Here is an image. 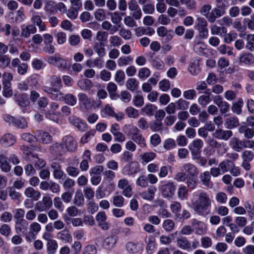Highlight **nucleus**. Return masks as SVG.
<instances>
[{
	"label": "nucleus",
	"instance_id": "c85d7f7f",
	"mask_svg": "<svg viewBox=\"0 0 254 254\" xmlns=\"http://www.w3.org/2000/svg\"><path fill=\"white\" fill-rule=\"evenodd\" d=\"M225 125L226 128L228 129H232L239 126V122L237 118L230 117L226 119Z\"/></svg>",
	"mask_w": 254,
	"mask_h": 254
},
{
	"label": "nucleus",
	"instance_id": "39448f33",
	"mask_svg": "<svg viewBox=\"0 0 254 254\" xmlns=\"http://www.w3.org/2000/svg\"><path fill=\"white\" fill-rule=\"evenodd\" d=\"M63 145L67 151H75L77 147V143L74 137L71 135H65L63 138Z\"/></svg>",
	"mask_w": 254,
	"mask_h": 254
},
{
	"label": "nucleus",
	"instance_id": "b1692460",
	"mask_svg": "<svg viewBox=\"0 0 254 254\" xmlns=\"http://www.w3.org/2000/svg\"><path fill=\"white\" fill-rule=\"evenodd\" d=\"M93 48L94 51L99 57H103L106 55L105 43L103 42L95 43Z\"/></svg>",
	"mask_w": 254,
	"mask_h": 254
},
{
	"label": "nucleus",
	"instance_id": "de8ad7c7",
	"mask_svg": "<svg viewBox=\"0 0 254 254\" xmlns=\"http://www.w3.org/2000/svg\"><path fill=\"white\" fill-rule=\"evenodd\" d=\"M254 157L253 152L250 150H245L242 153L243 161L250 162L253 160Z\"/></svg>",
	"mask_w": 254,
	"mask_h": 254
},
{
	"label": "nucleus",
	"instance_id": "a878e982",
	"mask_svg": "<svg viewBox=\"0 0 254 254\" xmlns=\"http://www.w3.org/2000/svg\"><path fill=\"white\" fill-rule=\"evenodd\" d=\"M49 82L51 86L56 89H61L63 86L61 77L58 75H51L50 77Z\"/></svg>",
	"mask_w": 254,
	"mask_h": 254
},
{
	"label": "nucleus",
	"instance_id": "4468645a",
	"mask_svg": "<svg viewBox=\"0 0 254 254\" xmlns=\"http://www.w3.org/2000/svg\"><path fill=\"white\" fill-rule=\"evenodd\" d=\"M230 145L232 148L238 152L242 150L243 147H247L245 141L239 140L237 137H233L230 141Z\"/></svg>",
	"mask_w": 254,
	"mask_h": 254
},
{
	"label": "nucleus",
	"instance_id": "dca6fc26",
	"mask_svg": "<svg viewBox=\"0 0 254 254\" xmlns=\"http://www.w3.org/2000/svg\"><path fill=\"white\" fill-rule=\"evenodd\" d=\"M37 31L36 27L33 24H29L22 27L21 31V36L25 38L30 37L31 34H34Z\"/></svg>",
	"mask_w": 254,
	"mask_h": 254
},
{
	"label": "nucleus",
	"instance_id": "7ed1b4c3",
	"mask_svg": "<svg viewBox=\"0 0 254 254\" xmlns=\"http://www.w3.org/2000/svg\"><path fill=\"white\" fill-rule=\"evenodd\" d=\"M53 205V201L51 197L44 196L41 200L38 201L35 206V209L39 212L46 211Z\"/></svg>",
	"mask_w": 254,
	"mask_h": 254
},
{
	"label": "nucleus",
	"instance_id": "9b49d317",
	"mask_svg": "<svg viewBox=\"0 0 254 254\" xmlns=\"http://www.w3.org/2000/svg\"><path fill=\"white\" fill-rule=\"evenodd\" d=\"M78 98L79 104L86 110H89L92 108L93 106L92 102L86 94L80 93L78 94Z\"/></svg>",
	"mask_w": 254,
	"mask_h": 254
},
{
	"label": "nucleus",
	"instance_id": "e433bc0d",
	"mask_svg": "<svg viewBox=\"0 0 254 254\" xmlns=\"http://www.w3.org/2000/svg\"><path fill=\"white\" fill-rule=\"evenodd\" d=\"M10 58L8 56L0 54V67L2 68H5L7 67L10 63Z\"/></svg>",
	"mask_w": 254,
	"mask_h": 254
},
{
	"label": "nucleus",
	"instance_id": "13d9d810",
	"mask_svg": "<svg viewBox=\"0 0 254 254\" xmlns=\"http://www.w3.org/2000/svg\"><path fill=\"white\" fill-rule=\"evenodd\" d=\"M58 248V244L56 241L52 240L47 243V251L49 254H54Z\"/></svg>",
	"mask_w": 254,
	"mask_h": 254
},
{
	"label": "nucleus",
	"instance_id": "a211bd4d",
	"mask_svg": "<svg viewBox=\"0 0 254 254\" xmlns=\"http://www.w3.org/2000/svg\"><path fill=\"white\" fill-rule=\"evenodd\" d=\"M36 135L38 137V139L44 144H48L52 141L51 135L47 132L42 130H37L36 132Z\"/></svg>",
	"mask_w": 254,
	"mask_h": 254
},
{
	"label": "nucleus",
	"instance_id": "20e7f679",
	"mask_svg": "<svg viewBox=\"0 0 254 254\" xmlns=\"http://www.w3.org/2000/svg\"><path fill=\"white\" fill-rule=\"evenodd\" d=\"M47 62L50 64L61 69H66L67 67V61L56 55L48 57Z\"/></svg>",
	"mask_w": 254,
	"mask_h": 254
},
{
	"label": "nucleus",
	"instance_id": "72a5a7b5",
	"mask_svg": "<svg viewBox=\"0 0 254 254\" xmlns=\"http://www.w3.org/2000/svg\"><path fill=\"white\" fill-rule=\"evenodd\" d=\"M150 63L152 67L159 70L163 69L165 67L164 62L157 57L151 59Z\"/></svg>",
	"mask_w": 254,
	"mask_h": 254
},
{
	"label": "nucleus",
	"instance_id": "f3484780",
	"mask_svg": "<svg viewBox=\"0 0 254 254\" xmlns=\"http://www.w3.org/2000/svg\"><path fill=\"white\" fill-rule=\"evenodd\" d=\"M157 189L154 186L149 187L147 190L142 192L140 195L144 199L152 201L154 198Z\"/></svg>",
	"mask_w": 254,
	"mask_h": 254
},
{
	"label": "nucleus",
	"instance_id": "0e129e2a",
	"mask_svg": "<svg viewBox=\"0 0 254 254\" xmlns=\"http://www.w3.org/2000/svg\"><path fill=\"white\" fill-rule=\"evenodd\" d=\"M217 23L221 27L229 26L232 23V20L230 17L226 16L218 20Z\"/></svg>",
	"mask_w": 254,
	"mask_h": 254
},
{
	"label": "nucleus",
	"instance_id": "a19ab883",
	"mask_svg": "<svg viewBox=\"0 0 254 254\" xmlns=\"http://www.w3.org/2000/svg\"><path fill=\"white\" fill-rule=\"evenodd\" d=\"M207 95H201L198 99V103L203 107L206 106L210 101V92H204Z\"/></svg>",
	"mask_w": 254,
	"mask_h": 254
},
{
	"label": "nucleus",
	"instance_id": "ddd939ff",
	"mask_svg": "<svg viewBox=\"0 0 254 254\" xmlns=\"http://www.w3.org/2000/svg\"><path fill=\"white\" fill-rule=\"evenodd\" d=\"M181 171L184 172L186 177L197 176L198 174L196 167L190 163L185 164L182 166Z\"/></svg>",
	"mask_w": 254,
	"mask_h": 254
},
{
	"label": "nucleus",
	"instance_id": "473e14b6",
	"mask_svg": "<svg viewBox=\"0 0 254 254\" xmlns=\"http://www.w3.org/2000/svg\"><path fill=\"white\" fill-rule=\"evenodd\" d=\"M57 238L62 241L68 243L71 240V236L67 230H64L57 234Z\"/></svg>",
	"mask_w": 254,
	"mask_h": 254
},
{
	"label": "nucleus",
	"instance_id": "c756f323",
	"mask_svg": "<svg viewBox=\"0 0 254 254\" xmlns=\"http://www.w3.org/2000/svg\"><path fill=\"white\" fill-rule=\"evenodd\" d=\"M239 61L241 63L250 65L254 62V58L250 53H245L241 55L239 58Z\"/></svg>",
	"mask_w": 254,
	"mask_h": 254
},
{
	"label": "nucleus",
	"instance_id": "0eeeda50",
	"mask_svg": "<svg viewBox=\"0 0 254 254\" xmlns=\"http://www.w3.org/2000/svg\"><path fill=\"white\" fill-rule=\"evenodd\" d=\"M139 170V165L137 162H130L126 165L122 170L125 175L131 176L136 174Z\"/></svg>",
	"mask_w": 254,
	"mask_h": 254
},
{
	"label": "nucleus",
	"instance_id": "5fc2aeb1",
	"mask_svg": "<svg viewBox=\"0 0 254 254\" xmlns=\"http://www.w3.org/2000/svg\"><path fill=\"white\" fill-rule=\"evenodd\" d=\"M87 209L89 213L93 214L97 211L98 206L94 201L90 200L87 203Z\"/></svg>",
	"mask_w": 254,
	"mask_h": 254
},
{
	"label": "nucleus",
	"instance_id": "49530a36",
	"mask_svg": "<svg viewBox=\"0 0 254 254\" xmlns=\"http://www.w3.org/2000/svg\"><path fill=\"white\" fill-rule=\"evenodd\" d=\"M58 89L59 88H56L55 91L52 96H50L49 97L53 100L60 101H64L65 96H64V94Z\"/></svg>",
	"mask_w": 254,
	"mask_h": 254
},
{
	"label": "nucleus",
	"instance_id": "412c9836",
	"mask_svg": "<svg viewBox=\"0 0 254 254\" xmlns=\"http://www.w3.org/2000/svg\"><path fill=\"white\" fill-rule=\"evenodd\" d=\"M25 195L29 198H32L33 200L37 201L40 197L41 195L40 192L39 190H34L32 187H28L25 190Z\"/></svg>",
	"mask_w": 254,
	"mask_h": 254
},
{
	"label": "nucleus",
	"instance_id": "1a4fd4ad",
	"mask_svg": "<svg viewBox=\"0 0 254 254\" xmlns=\"http://www.w3.org/2000/svg\"><path fill=\"white\" fill-rule=\"evenodd\" d=\"M233 135L232 131L229 130H223L217 129L213 133V136L219 139L228 140Z\"/></svg>",
	"mask_w": 254,
	"mask_h": 254
},
{
	"label": "nucleus",
	"instance_id": "bb28decb",
	"mask_svg": "<svg viewBox=\"0 0 254 254\" xmlns=\"http://www.w3.org/2000/svg\"><path fill=\"white\" fill-rule=\"evenodd\" d=\"M210 31L212 35L223 36V34H225L227 33V29L225 27L218 26L213 24L210 27Z\"/></svg>",
	"mask_w": 254,
	"mask_h": 254
},
{
	"label": "nucleus",
	"instance_id": "6ab92c4d",
	"mask_svg": "<svg viewBox=\"0 0 254 254\" xmlns=\"http://www.w3.org/2000/svg\"><path fill=\"white\" fill-rule=\"evenodd\" d=\"M16 141L15 137L10 133L4 134L0 140L2 145L5 147L10 146Z\"/></svg>",
	"mask_w": 254,
	"mask_h": 254
},
{
	"label": "nucleus",
	"instance_id": "79ce46f5",
	"mask_svg": "<svg viewBox=\"0 0 254 254\" xmlns=\"http://www.w3.org/2000/svg\"><path fill=\"white\" fill-rule=\"evenodd\" d=\"M156 157V154L152 152H146L140 155V157L143 162L146 163L153 160Z\"/></svg>",
	"mask_w": 254,
	"mask_h": 254
},
{
	"label": "nucleus",
	"instance_id": "6e6552de",
	"mask_svg": "<svg viewBox=\"0 0 254 254\" xmlns=\"http://www.w3.org/2000/svg\"><path fill=\"white\" fill-rule=\"evenodd\" d=\"M191 225L193 227V229L197 235H202L206 232V225L203 222L196 219H193L191 221Z\"/></svg>",
	"mask_w": 254,
	"mask_h": 254
},
{
	"label": "nucleus",
	"instance_id": "f03ea898",
	"mask_svg": "<svg viewBox=\"0 0 254 254\" xmlns=\"http://www.w3.org/2000/svg\"><path fill=\"white\" fill-rule=\"evenodd\" d=\"M199 242L194 240L192 243L186 238L181 237L177 239V245L181 249L187 252L192 251L199 246Z\"/></svg>",
	"mask_w": 254,
	"mask_h": 254
},
{
	"label": "nucleus",
	"instance_id": "f704fd0d",
	"mask_svg": "<svg viewBox=\"0 0 254 254\" xmlns=\"http://www.w3.org/2000/svg\"><path fill=\"white\" fill-rule=\"evenodd\" d=\"M32 20L39 27L40 31H44L46 30V25L42 21L39 15H34L32 18Z\"/></svg>",
	"mask_w": 254,
	"mask_h": 254
},
{
	"label": "nucleus",
	"instance_id": "2eb2a0df",
	"mask_svg": "<svg viewBox=\"0 0 254 254\" xmlns=\"http://www.w3.org/2000/svg\"><path fill=\"white\" fill-rule=\"evenodd\" d=\"M117 241V237L116 236H110L106 238L102 243L103 247L106 250L113 249Z\"/></svg>",
	"mask_w": 254,
	"mask_h": 254
},
{
	"label": "nucleus",
	"instance_id": "338daca9",
	"mask_svg": "<svg viewBox=\"0 0 254 254\" xmlns=\"http://www.w3.org/2000/svg\"><path fill=\"white\" fill-rule=\"evenodd\" d=\"M137 125L138 127L142 130H146L149 127L148 123L146 119L143 117L140 118L137 121Z\"/></svg>",
	"mask_w": 254,
	"mask_h": 254
},
{
	"label": "nucleus",
	"instance_id": "37998d69",
	"mask_svg": "<svg viewBox=\"0 0 254 254\" xmlns=\"http://www.w3.org/2000/svg\"><path fill=\"white\" fill-rule=\"evenodd\" d=\"M126 113L128 117L130 118L136 119L139 116L138 111L132 107H128L126 109Z\"/></svg>",
	"mask_w": 254,
	"mask_h": 254
},
{
	"label": "nucleus",
	"instance_id": "774afa93",
	"mask_svg": "<svg viewBox=\"0 0 254 254\" xmlns=\"http://www.w3.org/2000/svg\"><path fill=\"white\" fill-rule=\"evenodd\" d=\"M96 248L93 245H89L83 249L82 254H96Z\"/></svg>",
	"mask_w": 254,
	"mask_h": 254
},
{
	"label": "nucleus",
	"instance_id": "3c124183",
	"mask_svg": "<svg viewBox=\"0 0 254 254\" xmlns=\"http://www.w3.org/2000/svg\"><path fill=\"white\" fill-rule=\"evenodd\" d=\"M64 101L66 104L70 106L75 105L77 102L75 97L71 94H67L65 95Z\"/></svg>",
	"mask_w": 254,
	"mask_h": 254
},
{
	"label": "nucleus",
	"instance_id": "aec40b11",
	"mask_svg": "<svg viewBox=\"0 0 254 254\" xmlns=\"http://www.w3.org/2000/svg\"><path fill=\"white\" fill-rule=\"evenodd\" d=\"M50 151L57 156H61L65 152L63 145L58 143L53 144L50 148Z\"/></svg>",
	"mask_w": 254,
	"mask_h": 254
},
{
	"label": "nucleus",
	"instance_id": "09e8293b",
	"mask_svg": "<svg viewBox=\"0 0 254 254\" xmlns=\"http://www.w3.org/2000/svg\"><path fill=\"white\" fill-rule=\"evenodd\" d=\"M108 34L106 31H100L97 32L96 39L98 42H103L105 43L108 39Z\"/></svg>",
	"mask_w": 254,
	"mask_h": 254
},
{
	"label": "nucleus",
	"instance_id": "6e6d98bb",
	"mask_svg": "<svg viewBox=\"0 0 254 254\" xmlns=\"http://www.w3.org/2000/svg\"><path fill=\"white\" fill-rule=\"evenodd\" d=\"M132 61V58L130 57H123L118 60V64L119 66H125L129 64Z\"/></svg>",
	"mask_w": 254,
	"mask_h": 254
},
{
	"label": "nucleus",
	"instance_id": "680f3d73",
	"mask_svg": "<svg viewBox=\"0 0 254 254\" xmlns=\"http://www.w3.org/2000/svg\"><path fill=\"white\" fill-rule=\"evenodd\" d=\"M73 191V190L71 191L68 190L62 193L61 198L64 202L69 203L71 201Z\"/></svg>",
	"mask_w": 254,
	"mask_h": 254
},
{
	"label": "nucleus",
	"instance_id": "603ef678",
	"mask_svg": "<svg viewBox=\"0 0 254 254\" xmlns=\"http://www.w3.org/2000/svg\"><path fill=\"white\" fill-rule=\"evenodd\" d=\"M69 121L71 124L76 127L80 130L84 129L86 128V125L82 122H79L77 119H75L74 117H70Z\"/></svg>",
	"mask_w": 254,
	"mask_h": 254
},
{
	"label": "nucleus",
	"instance_id": "e2e57ef3",
	"mask_svg": "<svg viewBox=\"0 0 254 254\" xmlns=\"http://www.w3.org/2000/svg\"><path fill=\"white\" fill-rule=\"evenodd\" d=\"M79 9L74 8V7H70L67 12V16L70 19H75L78 15V11Z\"/></svg>",
	"mask_w": 254,
	"mask_h": 254
},
{
	"label": "nucleus",
	"instance_id": "052dcab7",
	"mask_svg": "<svg viewBox=\"0 0 254 254\" xmlns=\"http://www.w3.org/2000/svg\"><path fill=\"white\" fill-rule=\"evenodd\" d=\"M41 228V225L38 222H32L29 227V232L36 235L40 231Z\"/></svg>",
	"mask_w": 254,
	"mask_h": 254
},
{
	"label": "nucleus",
	"instance_id": "c03bdc74",
	"mask_svg": "<svg viewBox=\"0 0 254 254\" xmlns=\"http://www.w3.org/2000/svg\"><path fill=\"white\" fill-rule=\"evenodd\" d=\"M189 189L186 186H181L178 190V196L181 200H184L188 195Z\"/></svg>",
	"mask_w": 254,
	"mask_h": 254
},
{
	"label": "nucleus",
	"instance_id": "7c9ffc66",
	"mask_svg": "<svg viewBox=\"0 0 254 254\" xmlns=\"http://www.w3.org/2000/svg\"><path fill=\"white\" fill-rule=\"evenodd\" d=\"M127 88L130 91H134L138 88L139 82L134 78H129L126 82Z\"/></svg>",
	"mask_w": 254,
	"mask_h": 254
},
{
	"label": "nucleus",
	"instance_id": "4d7b16f0",
	"mask_svg": "<svg viewBox=\"0 0 254 254\" xmlns=\"http://www.w3.org/2000/svg\"><path fill=\"white\" fill-rule=\"evenodd\" d=\"M78 85L82 90H89L92 87V82L89 79H85L83 81H79Z\"/></svg>",
	"mask_w": 254,
	"mask_h": 254
},
{
	"label": "nucleus",
	"instance_id": "c9c22d12",
	"mask_svg": "<svg viewBox=\"0 0 254 254\" xmlns=\"http://www.w3.org/2000/svg\"><path fill=\"white\" fill-rule=\"evenodd\" d=\"M175 222L171 219H166L162 223V227L167 232L172 231L175 228Z\"/></svg>",
	"mask_w": 254,
	"mask_h": 254
},
{
	"label": "nucleus",
	"instance_id": "2f4dec72",
	"mask_svg": "<svg viewBox=\"0 0 254 254\" xmlns=\"http://www.w3.org/2000/svg\"><path fill=\"white\" fill-rule=\"evenodd\" d=\"M189 70L190 72L193 75H197L199 73L200 69L198 60H194L190 63Z\"/></svg>",
	"mask_w": 254,
	"mask_h": 254
},
{
	"label": "nucleus",
	"instance_id": "58836bf2",
	"mask_svg": "<svg viewBox=\"0 0 254 254\" xmlns=\"http://www.w3.org/2000/svg\"><path fill=\"white\" fill-rule=\"evenodd\" d=\"M196 177V176H190L189 177H186V179L185 180H186L187 188L193 190L196 188L197 185Z\"/></svg>",
	"mask_w": 254,
	"mask_h": 254
},
{
	"label": "nucleus",
	"instance_id": "bf43d9fd",
	"mask_svg": "<svg viewBox=\"0 0 254 254\" xmlns=\"http://www.w3.org/2000/svg\"><path fill=\"white\" fill-rule=\"evenodd\" d=\"M150 71L147 67L140 68L138 71V76L140 79L146 78L150 75Z\"/></svg>",
	"mask_w": 254,
	"mask_h": 254
},
{
	"label": "nucleus",
	"instance_id": "4be33fe9",
	"mask_svg": "<svg viewBox=\"0 0 254 254\" xmlns=\"http://www.w3.org/2000/svg\"><path fill=\"white\" fill-rule=\"evenodd\" d=\"M126 248L127 252L131 254H136L142 250L141 246L138 243L128 242L126 244Z\"/></svg>",
	"mask_w": 254,
	"mask_h": 254
},
{
	"label": "nucleus",
	"instance_id": "4c0bfd02",
	"mask_svg": "<svg viewBox=\"0 0 254 254\" xmlns=\"http://www.w3.org/2000/svg\"><path fill=\"white\" fill-rule=\"evenodd\" d=\"M132 139L138 144L141 147L146 146V143L144 138L142 136L140 131L137 134L131 137Z\"/></svg>",
	"mask_w": 254,
	"mask_h": 254
},
{
	"label": "nucleus",
	"instance_id": "ea45409f",
	"mask_svg": "<svg viewBox=\"0 0 254 254\" xmlns=\"http://www.w3.org/2000/svg\"><path fill=\"white\" fill-rule=\"evenodd\" d=\"M157 109L156 106L152 104H148L142 109V111L148 116L153 115L154 112Z\"/></svg>",
	"mask_w": 254,
	"mask_h": 254
},
{
	"label": "nucleus",
	"instance_id": "f8f14e48",
	"mask_svg": "<svg viewBox=\"0 0 254 254\" xmlns=\"http://www.w3.org/2000/svg\"><path fill=\"white\" fill-rule=\"evenodd\" d=\"M96 221L98 222V225L103 230L109 229V224L106 222L107 216L104 211L99 212L96 216Z\"/></svg>",
	"mask_w": 254,
	"mask_h": 254
},
{
	"label": "nucleus",
	"instance_id": "5701e85b",
	"mask_svg": "<svg viewBox=\"0 0 254 254\" xmlns=\"http://www.w3.org/2000/svg\"><path fill=\"white\" fill-rule=\"evenodd\" d=\"M107 90L112 99L116 100L119 97V95L117 93V86L115 83L113 82L108 83L107 85Z\"/></svg>",
	"mask_w": 254,
	"mask_h": 254
},
{
	"label": "nucleus",
	"instance_id": "9d476101",
	"mask_svg": "<svg viewBox=\"0 0 254 254\" xmlns=\"http://www.w3.org/2000/svg\"><path fill=\"white\" fill-rule=\"evenodd\" d=\"M28 226V222L24 219H20L15 221V229L17 234H26L27 231Z\"/></svg>",
	"mask_w": 254,
	"mask_h": 254
},
{
	"label": "nucleus",
	"instance_id": "423d86ee",
	"mask_svg": "<svg viewBox=\"0 0 254 254\" xmlns=\"http://www.w3.org/2000/svg\"><path fill=\"white\" fill-rule=\"evenodd\" d=\"M175 190L176 186L172 182H169L166 184L162 185L161 188L162 194L166 198L171 197L174 195Z\"/></svg>",
	"mask_w": 254,
	"mask_h": 254
},
{
	"label": "nucleus",
	"instance_id": "f257e3e1",
	"mask_svg": "<svg viewBox=\"0 0 254 254\" xmlns=\"http://www.w3.org/2000/svg\"><path fill=\"white\" fill-rule=\"evenodd\" d=\"M211 201L209 195L204 191L199 192L197 199L192 203L194 212L198 215L204 216L208 214L207 210L210 207Z\"/></svg>",
	"mask_w": 254,
	"mask_h": 254
},
{
	"label": "nucleus",
	"instance_id": "8fccbe9b",
	"mask_svg": "<svg viewBox=\"0 0 254 254\" xmlns=\"http://www.w3.org/2000/svg\"><path fill=\"white\" fill-rule=\"evenodd\" d=\"M3 95L6 97H10L12 95V90L11 89V83H3Z\"/></svg>",
	"mask_w": 254,
	"mask_h": 254
},
{
	"label": "nucleus",
	"instance_id": "69168bd1",
	"mask_svg": "<svg viewBox=\"0 0 254 254\" xmlns=\"http://www.w3.org/2000/svg\"><path fill=\"white\" fill-rule=\"evenodd\" d=\"M80 41V37L78 35H71L68 38V42L71 46H75L77 45Z\"/></svg>",
	"mask_w": 254,
	"mask_h": 254
},
{
	"label": "nucleus",
	"instance_id": "a18cd8bd",
	"mask_svg": "<svg viewBox=\"0 0 254 254\" xmlns=\"http://www.w3.org/2000/svg\"><path fill=\"white\" fill-rule=\"evenodd\" d=\"M113 204L117 207H122L124 204V198L122 195H114L113 196Z\"/></svg>",
	"mask_w": 254,
	"mask_h": 254
},
{
	"label": "nucleus",
	"instance_id": "cd10ccee",
	"mask_svg": "<svg viewBox=\"0 0 254 254\" xmlns=\"http://www.w3.org/2000/svg\"><path fill=\"white\" fill-rule=\"evenodd\" d=\"M73 203L78 207H82L84 203L83 194L80 190H77L75 193Z\"/></svg>",
	"mask_w": 254,
	"mask_h": 254
},
{
	"label": "nucleus",
	"instance_id": "864d4df0",
	"mask_svg": "<svg viewBox=\"0 0 254 254\" xmlns=\"http://www.w3.org/2000/svg\"><path fill=\"white\" fill-rule=\"evenodd\" d=\"M7 190H8L9 195L12 199L16 200L20 197V193L16 191L13 187H8Z\"/></svg>",
	"mask_w": 254,
	"mask_h": 254
},
{
	"label": "nucleus",
	"instance_id": "393cba45",
	"mask_svg": "<svg viewBox=\"0 0 254 254\" xmlns=\"http://www.w3.org/2000/svg\"><path fill=\"white\" fill-rule=\"evenodd\" d=\"M211 176L208 171H205L200 175V179L202 184L207 188H211L213 184L210 181Z\"/></svg>",
	"mask_w": 254,
	"mask_h": 254
}]
</instances>
